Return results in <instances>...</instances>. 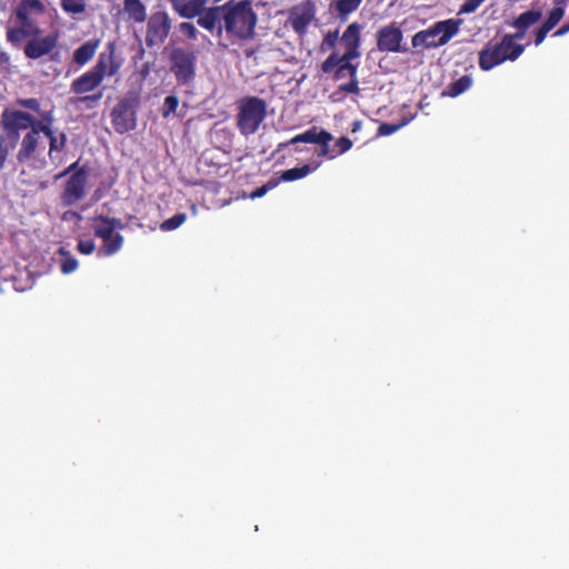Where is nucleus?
Listing matches in <instances>:
<instances>
[{
  "label": "nucleus",
  "mask_w": 569,
  "mask_h": 569,
  "mask_svg": "<svg viewBox=\"0 0 569 569\" xmlns=\"http://www.w3.org/2000/svg\"><path fill=\"white\" fill-rule=\"evenodd\" d=\"M258 17L252 9V0H240L236 2L230 0L224 3V30L242 40L254 38V28Z\"/></svg>",
  "instance_id": "1"
},
{
  "label": "nucleus",
  "mask_w": 569,
  "mask_h": 569,
  "mask_svg": "<svg viewBox=\"0 0 569 569\" xmlns=\"http://www.w3.org/2000/svg\"><path fill=\"white\" fill-rule=\"evenodd\" d=\"M108 53H101L96 66L76 79L70 87L71 92L83 94L98 88L106 74L114 76L121 63L114 60L116 41L107 44Z\"/></svg>",
  "instance_id": "2"
},
{
  "label": "nucleus",
  "mask_w": 569,
  "mask_h": 569,
  "mask_svg": "<svg viewBox=\"0 0 569 569\" xmlns=\"http://www.w3.org/2000/svg\"><path fill=\"white\" fill-rule=\"evenodd\" d=\"M523 51L522 44L511 42L510 37H502L499 42H488L479 52V67L483 71H489L507 60H517Z\"/></svg>",
  "instance_id": "3"
},
{
  "label": "nucleus",
  "mask_w": 569,
  "mask_h": 569,
  "mask_svg": "<svg viewBox=\"0 0 569 569\" xmlns=\"http://www.w3.org/2000/svg\"><path fill=\"white\" fill-rule=\"evenodd\" d=\"M237 126L241 134H253L267 114V103L259 97H244L239 101Z\"/></svg>",
  "instance_id": "4"
},
{
  "label": "nucleus",
  "mask_w": 569,
  "mask_h": 569,
  "mask_svg": "<svg viewBox=\"0 0 569 569\" xmlns=\"http://www.w3.org/2000/svg\"><path fill=\"white\" fill-rule=\"evenodd\" d=\"M459 32V21L448 19L436 22L432 27L417 32L412 37V47L426 49L445 46Z\"/></svg>",
  "instance_id": "5"
},
{
  "label": "nucleus",
  "mask_w": 569,
  "mask_h": 569,
  "mask_svg": "<svg viewBox=\"0 0 569 569\" xmlns=\"http://www.w3.org/2000/svg\"><path fill=\"white\" fill-rule=\"evenodd\" d=\"M139 107L140 98L131 91L113 107L110 117L116 132L123 134L136 129Z\"/></svg>",
  "instance_id": "6"
},
{
  "label": "nucleus",
  "mask_w": 569,
  "mask_h": 569,
  "mask_svg": "<svg viewBox=\"0 0 569 569\" xmlns=\"http://www.w3.org/2000/svg\"><path fill=\"white\" fill-rule=\"evenodd\" d=\"M197 53L191 49L174 47L169 53L170 71L182 86L191 83L197 74Z\"/></svg>",
  "instance_id": "7"
},
{
  "label": "nucleus",
  "mask_w": 569,
  "mask_h": 569,
  "mask_svg": "<svg viewBox=\"0 0 569 569\" xmlns=\"http://www.w3.org/2000/svg\"><path fill=\"white\" fill-rule=\"evenodd\" d=\"M89 171L83 164L68 178L61 196L64 206H72L84 197Z\"/></svg>",
  "instance_id": "8"
},
{
  "label": "nucleus",
  "mask_w": 569,
  "mask_h": 569,
  "mask_svg": "<svg viewBox=\"0 0 569 569\" xmlns=\"http://www.w3.org/2000/svg\"><path fill=\"white\" fill-rule=\"evenodd\" d=\"M171 30V19L164 11L152 13L147 23L146 44L151 48L154 44L162 43Z\"/></svg>",
  "instance_id": "9"
},
{
  "label": "nucleus",
  "mask_w": 569,
  "mask_h": 569,
  "mask_svg": "<svg viewBox=\"0 0 569 569\" xmlns=\"http://www.w3.org/2000/svg\"><path fill=\"white\" fill-rule=\"evenodd\" d=\"M59 39V32H51L43 38L32 37L24 48V54L27 58L37 60L41 57L51 53V51L56 48Z\"/></svg>",
  "instance_id": "10"
},
{
  "label": "nucleus",
  "mask_w": 569,
  "mask_h": 569,
  "mask_svg": "<svg viewBox=\"0 0 569 569\" xmlns=\"http://www.w3.org/2000/svg\"><path fill=\"white\" fill-rule=\"evenodd\" d=\"M224 14V4L209 7L200 16H198L197 23L201 28L213 31L216 30V34L218 38L222 36L224 24L222 26L221 21H223Z\"/></svg>",
  "instance_id": "11"
},
{
  "label": "nucleus",
  "mask_w": 569,
  "mask_h": 569,
  "mask_svg": "<svg viewBox=\"0 0 569 569\" xmlns=\"http://www.w3.org/2000/svg\"><path fill=\"white\" fill-rule=\"evenodd\" d=\"M32 114L22 110L4 109L1 114L0 126L3 130L21 131L29 129Z\"/></svg>",
  "instance_id": "12"
},
{
  "label": "nucleus",
  "mask_w": 569,
  "mask_h": 569,
  "mask_svg": "<svg viewBox=\"0 0 569 569\" xmlns=\"http://www.w3.org/2000/svg\"><path fill=\"white\" fill-rule=\"evenodd\" d=\"M360 29L361 26L357 22H353L348 26L342 37L340 38V42L345 46V53L347 59H356L360 57Z\"/></svg>",
  "instance_id": "13"
},
{
  "label": "nucleus",
  "mask_w": 569,
  "mask_h": 569,
  "mask_svg": "<svg viewBox=\"0 0 569 569\" xmlns=\"http://www.w3.org/2000/svg\"><path fill=\"white\" fill-rule=\"evenodd\" d=\"M352 60L353 59H347V56H340L338 51H332L321 63V71L323 73H331L340 62H343V68L350 79H357L358 67L351 62Z\"/></svg>",
  "instance_id": "14"
},
{
  "label": "nucleus",
  "mask_w": 569,
  "mask_h": 569,
  "mask_svg": "<svg viewBox=\"0 0 569 569\" xmlns=\"http://www.w3.org/2000/svg\"><path fill=\"white\" fill-rule=\"evenodd\" d=\"M38 146L39 138L29 132L26 133L21 141L20 150L17 153V161L19 163H26L29 161L36 152Z\"/></svg>",
  "instance_id": "15"
},
{
  "label": "nucleus",
  "mask_w": 569,
  "mask_h": 569,
  "mask_svg": "<svg viewBox=\"0 0 569 569\" xmlns=\"http://www.w3.org/2000/svg\"><path fill=\"white\" fill-rule=\"evenodd\" d=\"M100 44L99 39L88 40L77 48L73 52V61L79 64H86L94 56L97 48Z\"/></svg>",
  "instance_id": "16"
},
{
  "label": "nucleus",
  "mask_w": 569,
  "mask_h": 569,
  "mask_svg": "<svg viewBox=\"0 0 569 569\" xmlns=\"http://www.w3.org/2000/svg\"><path fill=\"white\" fill-rule=\"evenodd\" d=\"M41 32L42 31L39 27H34V30H29L22 27L9 28L7 31V40L12 46L19 47L26 38L39 37Z\"/></svg>",
  "instance_id": "17"
},
{
  "label": "nucleus",
  "mask_w": 569,
  "mask_h": 569,
  "mask_svg": "<svg viewBox=\"0 0 569 569\" xmlns=\"http://www.w3.org/2000/svg\"><path fill=\"white\" fill-rule=\"evenodd\" d=\"M328 133L329 132L325 129L318 130L317 127H312L309 130L305 131L303 133L293 137L290 140V143L303 142L319 144L321 141H323V139H328Z\"/></svg>",
  "instance_id": "18"
},
{
  "label": "nucleus",
  "mask_w": 569,
  "mask_h": 569,
  "mask_svg": "<svg viewBox=\"0 0 569 569\" xmlns=\"http://www.w3.org/2000/svg\"><path fill=\"white\" fill-rule=\"evenodd\" d=\"M321 164L320 161L316 162L313 166L311 164H303L302 167H296L291 169H287L281 172V176L278 178L279 181H295L301 178H305L312 171H315L319 166Z\"/></svg>",
  "instance_id": "19"
},
{
  "label": "nucleus",
  "mask_w": 569,
  "mask_h": 569,
  "mask_svg": "<svg viewBox=\"0 0 569 569\" xmlns=\"http://www.w3.org/2000/svg\"><path fill=\"white\" fill-rule=\"evenodd\" d=\"M312 19V9H303L300 12H292L290 17L291 27L297 33H303Z\"/></svg>",
  "instance_id": "20"
},
{
  "label": "nucleus",
  "mask_w": 569,
  "mask_h": 569,
  "mask_svg": "<svg viewBox=\"0 0 569 569\" xmlns=\"http://www.w3.org/2000/svg\"><path fill=\"white\" fill-rule=\"evenodd\" d=\"M173 10L186 19H193L201 14L199 8H197L190 0H170Z\"/></svg>",
  "instance_id": "21"
},
{
  "label": "nucleus",
  "mask_w": 569,
  "mask_h": 569,
  "mask_svg": "<svg viewBox=\"0 0 569 569\" xmlns=\"http://www.w3.org/2000/svg\"><path fill=\"white\" fill-rule=\"evenodd\" d=\"M123 10L136 22H143L147 19L146 6L141 1H123Z\"/></svg>",
  "instance_id": "22"
},
{
  "label": "nucleus",
  "mask_w": 569,
  "mask_h": 569,
  "mask_svg": "<svg viewBox=\"0 0 569 569\" xmlns=\"http://www.w3.org/2000/svg\"><path fill=\"white\" fill-rule=\"evenodd\" d=\"M541 11L539 10H528L519 14L517 19L512 22V27L516 29H526L535 24L541 19Z\"/></svg>",
  "instance_id": "23"
},
{
  "label": "nucleus",
  "mask_w": 569,
  "mask_h": 569,
  "mask_svg": "<svg viewBox=\"0 0 569 569\" xmlns=\"http://www.w3.org/2000/svg\"><path fill=\"white\" fill-rule=\"evenodd\" d=\"M472 84V78L469 74L460 77L458 80L451 82L445 94L455 98L467 91Z\"/></svg>",
  "instance_id": "24"
},
{
  "label": "nucleus",
  "mask_w": 569,
  "mask_h": 569,
  "mask_svg": "<svg viewBox=\"0 0 569 569\" xmlns=\"http://www.w3.org/2000/svg\"><path fill=\"white\" fill-rule=\"evenodd\" d=\"M46 130L47 132H43V134L49 139V156L54 151H62L67 144V134L64 132H60V143L57 144V131L50 127Z\"/></svg>",
  "instance_id": "25"
},
{
  "label": "nucleus",
  "mask_w": 569,
  "mask_h": 569,
  "mask_svg": "<svg viewBox=\"0 0 569 569\" xmlns=\"http://www.w3.org/2000/svg\"><path fill=\"white\" fill-rule=\"evenodd\" d=\"M44 10V4L40 0H21L20 3L14 9V14H18L23 11L27 16H29L30 12L42 14Z\"/></svg>",
  "instance_id": "26"
},
{
  "label": "nucleus",
  "mask_w": 569,
  "mask_h": 569,
  "mask_svg": "<svg viewBox=\"0 0 569 569\" xmlns=\"http://www.w3.org/2000/svg\"><path fill=\"white\" fill-rule=\"evenodd\" d=\"M58 253L63 257V259L60 262V269L63 273H71L77 269L78 261L74 257L70 254L68 250H66L63 247H60L58 249Z\"/></svg>",
  "instance_id": "27"
},
{
  "label": "nucleus",
  "mask_w": 569,
  "mask_h": 569,
  "mask_svg": "<svg viewBox=\"0 0 569 569\" xmlns=\"http://www.w3.org/2000/svg\"><path fill=\"white\" fill-rule=\"evenodd\" d=\"M377 46L380 51H391V24L385 26L378 31Z\"/></svg>",
  "instance_id": "28"
},
{
  "label": "nucleus",
  "mask_w": 569,
  "mask_h": 569,
  "mask_svg": "<svg viewBox=\"0 0 569 569\" xmlns=\"http://www.w3.org/2000/svg\"><path fill=\"white\" fill-rule=\"evenodd\" d=\"M360 2L361 0H338L336 2V10L341 19L345 20L349 13L359 7Z\"/></svg>",
  "instance_id": "29"
},
{
  "label": "nucleus",
  "mask_w": 569,
  "mask_h": 569,
  "mask_svg": "<svg viewBox=\"0 0 569 569\" xmlns=\"http://www.w3.org/2000/svg\"><path fill=\"white\" fill-rule=\"evenodd\" d=\"M187 219V214L183 212L176 213L171 218L164 220L160 224V229L162 231H172L177 228H179Z\"/></svg>",
  "instance_id": "30"
},
{
  "label": "nucleus",
  "mask_w": 569,
  "mask_h": 569,
  "mask_svg": "<svg viewBox=\"0 0 569 569\" xmlns=\"http://www.w3.org/2000/svg\"><path fill=\"white\" fill-rule=\"evenodd\" d=\"M61 7L66 12L73 14L82 13L86 11L84 0H62Z\"/></svg>",
  "instance_id": "31"
},
{
  "label": "nucleus",
  "mask_w": 569,
  "mask_h": 569,
  "mask_svg": "<svg viewBox=\"0 0 569 569\" xmlns=\"http://www.w3.org/2000/svg\"><path fill=\"white\" fill-rule=\"evenodd\" d=\"M563 16H565L563 7H556L550 11L548 18L542 23V26H545L549 30H552L560 22V20L563 18Z\"/></svg>",
  "instance_id": "32"
},
{
  "label": "nucleus",
  "mask_w": 569,
  "mask_h": 569,
  "mask_svg": "<svg viewBox=\"0 0 569 569\" xmlns=\"http://www.w3.org/2000/svg\"><path fill=\"white\" fill-rule=\"evenodd\" d=\"M179 106V98L176 94H170L164 98L161 114L168 118L171 113H176Z\"/></svg>",
  "instance_id": "33"
},
{
  "label": "nucleus",
  "mask_w": 569,
  "mask_h": 569,
  "mask_svg": "<svg viewBox=\"0 0 569 569\" xmlns=\"http://www.w3.org/2000/svg\"><path fill=\"white\" fill-rule=\"evenodd\" d=\"M338 39H339V30L338 29H336L333 31H329L325 36V38L320 44V51L326 52L330 49H333L338 42Z\"/></svg>",
  "instance_id": "34"
},
{
  "label": "nucleus",
  "mask_w": 569,
  "mask_h": 569,
  "mask_svg": "<svg viewBox=\"0 0 569 569\" xmlns=\"http://www.w3.org/2000/svg\"><path fill=\"white\" fill-rule=\"evenodd\" d=\"M96 223L110 224L112 231L117 229H124L126 224L118 218H110L103 214H98L92 219Z\"/></svg>",
  "instance_id": "35"
},
{
  "label": "nucleus",
  "mask_w": 569,
  "mask_h": 569,
  "mask_svg": "<svg viewBox=\"0 0 569 569\" xmlns=\"http://www.w3.org/2000/svg\"><path fill=\"white\" fill-rule=\"evenodd\" d=\"M123 242V237L120 233H113L109 241H104V251L107 254L117 252Z\"/></svg>",
  "instance_id": "36"
},
{
  "label": "nucleus",
  "mask_w": 569,
  "mask_h": 569,
  "mask_svg": "<svg viewBox=\"0 0 569 569\" xmlns=\"http://www.w3.org/2000/svg\"><path fill=\"white\" fill-rule=\"evenodd\" d=\"M279 183V179L271 178L267 183L257 188L250 193L251 199L262 198L269 190L276 188Z\"/></svg>",
  "instance_id": "37"
},
{
  "label": "nucleus",
  "mask_w": 569,
  "mask_h": 569,
  "mask_svg": "<svg viewBox=\"0 0 569 569\" xmlns=\"http://www.w3.org/2000/svg\"><path fill=\"white\" fill-rule=\"evenodd\" d=\"M333 139L332 134L328 133V139H323L318 146L319 150L317 151L318 157H327L329 159H332L336 157V153L333 150L330 149L329 142Z\"/></svg>",
  "instance_id": "38"
},
{
  "label": "nucleus",
  "mask_w": 569,
  "mask_h": 569,
  "mask_svg": "<svg viewBox=\"0 0 569 569\" xmlns=\"http://www.w3.org/2000/svg\"><path fill=\"white\" fill-rule=\"evenodd\" d=\"M16 102H17L18 106H20L22 108H26L28 110L34 111L37 113H39L40 110H41L40 109V102L36 98H27V99L19 98V99H17Z\"/></svg>",
  "instance_id": "39"
},
{
  "label": "nucleus",
  "mask_w": 569,
  "mask_h": 569,
  "mask_svg": "<svg viewBox=\"0 0 569 569\" xmlns=\"http://www.w3.org/2000/svg\"><path fill=\"white\" fill-rule=\"evenodd\" d=\"M113 233L114 232L112 231V228L110 227V224L99 223V224L94 226L96 237L101 238L103 240V242L109 241V239L112 238Z\"/></svg>",
  "instance_id": "40"
},
{
  "label": "nucleus",
  "mask_w": 569,
  "mask_h": 569,
  "mask_svg": "<svg viewBox=\"0 0 569 569\" xmlns=\"http://www.w3.org/2000/svg\"><path fill=\"white\" fill-rule=\"evenodd\" d=\"M30 123L31 124L29 126V129H30L29 133L39 138L40 133L47 132L46 129L48 128V126H44L43 122L41 121V119H38L34 116H32Z\"/></svg>",
  "instance_id": "41"
},
{
  "label": "nucleus",
  "mask_w": 569,
  "mask_h": 569,
  "mask_svg": "<svg viewBox=\"0 0 569 569\" xmlns=\"http://www.w3.org/2000/svg\"><path fill=\"white\" fill-rule=\"evenodd\" d=\"M485 0H466L459 9V13H472L475 12Z\"/></svg>",
  "instance_id": "42"
},
{
  "label": "nucleus",
  "mask_w": 569,
  "mask_h": 569,
  "mask_svg": "<svg viewBox=\"0 0 569 569\" xmlns=\"http://www.w3.org/2000/svg\"><path fill=\"white\" fill-rule=\"evenodd\" d=\"M179 29L181 32H183L188 39L190 40H197L198 38V30L191 22H182L179 26Z\"/></svg>",
  "instance_id": "43"
},
{
  "label": "nucleus",
  "mask_w": 569,
  "mask_h": 569,
  "mask_svg": "<svg viewBox=\"0 0 569 569\" xmlns=\"http://www.w3.org/2000/svg\"><path fill=\"white\" fill-rule=\"evenodd\" d=\"M6 132V144L9 146V149L16 148L19 139H20V131L14 130H4Z\"/></svg>",
  "instance_id": "44"
},
{
  "label": "nucleus",
  "mask_w": 569,
  "mask_h": 569,
  "mask_svg": "<svg viewBox=\"0 0 569 569\" xmlns=\"http://www.w3.org/2000/svg\"><path fill=\"white\" fill-rule=\"evenodd\" d=\"M16 18L20 22L22 28L34 30V27H38L36 22L24 13V11L16 14Z\"/></svg>",
  "instance_id": "45"
},
{
  "label": "nucleus",
  "mask_w": 569,
  "mask_h": 569,
  "mask_svg": "<svg viewBox=\"0 0 569 569\" xmlns=\"http://www.w3.org/2000/svg\"><path fill=\"white\" fill-rule=\"evenodd\" d=\"M96 244L93 240H80L77 249L83 254H90L94 251Z\"/></svg>",
  "instance_id": "46"
},
{
  "label": "nucleus",
  "mask_w": 569,
  "mask_h": 569,
  "mask_svg": "<svg viewBox=\"0 0 569 569\" xmlns=\"http://www.w3.org/2000/svg\"><path fill=\"white\" fill-rule=\"evenodd\" d=\"M358 91H359V87H358L357 79H350L349 82L339 86V92L358 93Z\"/></svg>",
  "instance_id": "47"
},
{
  "label": "nucleus",
  "mask_w": 569,
  "mask_h": 569,
  "mask_svg": "<svg viewBox=\"0 0 569 569\" xmlns=\"http://www.w3.org/2000/svg\"><path fill=\"white\" fill-rule=\"evenodd\" d=\"M9 146L6 144L4 136L0 134V171L4 167V162L9 154Z\"/></svg>",
  "instance_id": "48"
},
{
  "label": "nucleus",
  "mask_w": 569,
  "mask_h": 569,
  "mask_svg": "<svg viewBox=\"0 0 569 569\" xmlns=\"http://www.w3.org/2000/svg\"><path fill=\"white\" fill-rule=\"evenodd\" d=\"M336 146L339 148L338 152H335L337 156L348 151L352 147V141L347 137H341L336 141Z\"/></svg>",
  "instance_id": "49"
},
{
  "label": "nucleus",
  "mask_w": 569,
  "mask_h": 569,
  "mask_svg": "<svg viewBox=\"0 0 569 569\" xmlns=\"http://www.w3.org/2000/svg\"><path fill=\"white\" fill-rule=\"evenodd\" d=\"M38 114L44 126L53 128V122H54L53 110H49V111L40 110V112Z\"/></svg>",
  "instance_id": "50"
},
{
  "label": "nucleus",
  "mask_w": 569,
  "mask_h": 569,
  "mask_svg": "<svg viewBox=\"0 0 569 569\" xmlns=\"http://www.w3.org/2000/svg\"><path fill=\"white\" fill-rule=\"evenodd\" d=\"M102 98V92H98L96 94L82 96L78 98L79 102L87 103L89 107L97 103Z\"/></svg>",
  "instance_id": "51"
},
{
  "label": "nucleus",
  "mask_w": 569,
  "mask_h": 569,
  "mask_svg": "<svg viewBox=\"0 0 569 569\" xmlns=\"http://www.w3.org/2000/svg\"><path fill=\"white\" fill-rule=\"evenodd\" d=\"M550 30L548 28H546L545 26H540L536 32H535V44L536 46H539L543 42V40L546 39L548 32Z\"/></svg>",
  "instance_id": "52"
},
{
  "label": "nucleus",
  "mask_w": 569,
  "mask_h": 569,
  "mask_svg": "<svg viewBox=\"0 0 569 569\" xmlns=\"http://www.w3.org/2000/svg\"><path fill=\"white\" fill-rule=\"evenodd\" d=\"M343 67H345V66H343V62H340V63L335 68V70L332 71V72H333V79H335V80H340V79H342V78H345V77H347V76H348Z\"/></svg>",
  "instance_id": "53"
},
{
  "label": "nucleus",
  "mask_w": 569,
  "mask_h": 569,
  "mask_svg": "<svg viewBox=\"0 0 569 569\" xmlns=\"http://www.w3.org/2000/svg\"><path fill=\"white\" fill-rule=\"evenodd\" d=\"M391 134V122L380 123L377 136H389Z\"/></svg>",
  "instance_id": "54"
},
{
  "label": "nucleus",
  "mask_w": 569,
  "mask_h": 569,
  "mask_svg": "<svg viewBox=\"0 0 569 569\" xmlns=\"http://www.w3.org/2000/svg\"><path fill=\"white\" fill-rule=\"evenodd\" d=\"M402 33L401 30L393 27V52L399 51V43L401 41Z\"/></svg>",
  "instance_id": "55"
},
{
  "label": "nucleus",
  "mask_w": 569,
  "mask_h": 569,
  "mask_svg": "<svg viewBox=\"0 0 569 569\" xmlns=\"http://www.w3.org/2000/svg\"><path fill=\"white\" fill-rule=\"evenodd\" d=\"M526 32H527L526 29H517V31L515 33H512V34L508 33V34H505L503 37H510L511 42H517L518 40H522L525 38Z\"/></svg>",
  "instance_id": "56"
},
{
  "label": "nucleus",
  "mask_w": 569,
  "mask_h": 569,
  "mask_svg": "<svg viewBox=\"0 0 569 569\" xmlns=\"http://www.w3.org/2000/svg\"><path fill=\"white\" fill-rule=\"evenodd\" d=\"M134 36H136V39H137V40H138V42H139L138 51H137L136 56L133 57V60H134V61H137V60H141V59H143V57H144V54H146V50H144V48H143L142 43H141V39H140V37H139L137 33H134Z\"/></svg>",
  "instance_id": "57"
},
{
  "label": "nucleus",
  "mask_w": 569,
  "mask_h": 569,
  "mask_svg": "<svg viewBox=\"0 0 569 569\" xmlns=\"http://www.w3.org/2000/svg\"><path fill=\"white\" fill-rule=\"evenodd\" d=\"M152 64L150 62H144L140 69V76L142 79H146L151 71Z\"/></svg>",
  "instance_id": "58"
},
{
  "label": "nucleus",
  "mask_w": 569,
  "mask_h": 569,
  "mask_svg": "<svg viewBox=\"0 0 569 569\" xmlns=\"http://www.w3.org/2000/svg\"><path fill=\"white\" fill-rule=\"evenodd\" d=\"M201 12H203L208 7H206L208 0H190Z\"/></svg>",
  "instance_id": "59"
},
{
  "label": "nucleus",
  "mask_w": 569,
  "mask_h": 569,
  "mask_svg": "<svg viewBox=\"0 0 569 569\" xmlns=\"http://www.w3.org/2000/svg\"><path fill=\"white\" fill-rule=\"evenodd\" d=\"M567 32H569V22L568 23H565L563 26H561L555 33L553 36L556 37H561V36H565Z\"/></svg>",
  "instance_id": "60"
},
{
  "label": "nucleus",
  "mask_w": 569,
  "mask_h": 569,
  "mask_svg": "<svg viewBox=\"0 0 569 569\" xmlns=\"http://www.w3.org/2000/svg\"><path fill=\"white\" fill-rule=\"evenodd\" d=\"M407 122H408V120H403V121H401L399 123H393V127H392L393 132H396L397 130L402 128Z\"/></svg>",
  "instance_id": "61"
},
{
  "label": "nucleus",
  "mask_w": 569,
  "mask_h": 569,
  "mask_svg": "<svg viewBox=\"0 0 569 569\" xmlns=\"http://www.w3.org/2000/svg\"><path fill=\"white\" fill-rule=\"evenodd\" d=\"M68 168H69V170L71 171V174H72L74 171H77L80 168L79 167V160L73 162V163H71Z\"/></svg>",
  "instance_id": "62"
},
{
  "label": "nucleus",
  "mask_w": 569,
  "mask_h": 569,
  "mask_svg": "<svg viewBox=\"0 0 569 569\" xmlns=\"http://www.w3.org/2000/svg\"><path fill=\"white\" fill-rule=\"evenodd\" d=\"M9 61V56L6 52H0V63H6Z\"/></svg>",
  "instance_id": "63"
},
{
  "label": "nucleus",
  "mask_w": 569,
  "mask_h": 569,
  "mask_svg": "<svg viewBox=\"0 0 569 569\" xmlns=\"http://www.w3.org/2000/svg\"><path fill=\"white\" fill-rule=\"evenodd\" d=\"M361 127V121L357 120L352 123V131L356 132L360 129Z\"/></svg>",
  "instance_id": "64"
}]
</instances>
